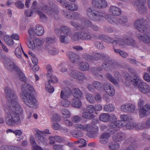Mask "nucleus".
I'll use <instances>...</instances> for the list:
<instances>
[{
	"label": "nucleus",
	"mask_w": 150,
	"mask_h": 150,
	"mask_svg": "<svg viewBox=\"0 0 150 150\" xmlns=\"http://www.w3.org/2000/svg\"><path fill=\"white\" fill-rule=\"evenodd\" d=\"M5 96L8 100L7 105L10 110L6 114L5 121L8 125H13L20 122L19 115L23 112L22 108L18 102L14 90L8 86L4 89Z\"/></svg>",
	"instance_id": "f257e3e1"
},
{
	"label": "nucleus",
	"mask_w": 150,
	"mask_h": 150,
	"mask_svg": "<svg viewBox=\"0 0 150 150\" xmlns=\"http://www.w3.org/2000/svg\"><path fill=\"white\" fill-rule=\"evenodd\" d=\"M21 91L20 96L22 100L28 106L33 107L35 103V99L33 94V86L29 84H24L21 86Z\"/></svg>",
	"instance_id": "f03ea898"
},
{
	"label": "nucleus",
	"mask_w": 150,
	"mask_h": 150,
	"mask_svg": "<svg viewBox=\"0 0 150 150\" xmlns=\"http://www.w3.org/2000/svg\"><path fill=\"white\" fill-rule=\"evenodd\" d=\"M86 13L89 18L93 21L100 20L104 15L103 12H100L96 10H93L91 7H89L86 9Z\"/></svg>",
	"instance_id": "7ed1b4c3"
},
{
	"label": "nucleus",
	"mask_w": 150,
	"mask_h": 150,
	"mask_svg": "<svg viewBox=\"0 0 150 150\" xmlns=\"http://www.w3.org/2000/svg\"><path fill=\"white\" fill-rule=\"evenodd\" d=\"M40 9L49 15H51L53 13L58 14L59 12V11L56 8V6L52 3L48 5L42 4L40 5Z\"/></svg>",
	"instance_id": "20e7f679"
},
{
	"label": "nucleus",
	"mask_w": 150,
	"mask_h": 150,
	"mask_svg": "<svg viewBox=\"0 0 150 150\" xmlns=\"http://www.w3.org/2000/svg\"><path fill=\"white\" fill-rule=\"evenodd\" d=\"M147 22L144 19H137L134 23V27L139 32L143 33L147 28Z\"/></svg>",
	"instance_id": "39448f33"
},
{
	"label": "nucleus",
	"mask_w": 150,
	"mask_h": 150,
	"mask_svg": "<svg viewBox=\"0 0 150 150\" xmlns=\"http://www.w3.org/2000/svg\"><path fill=\"white\" fill-rule=\"evenodd\" d=\"M145 1V0H136L134 2V6L140 13H144L146 12L147 9L144 5Z\"/></svg>",
	"instance_id": "423d86ee"
},
{
	"label": "nucleus",
	"mask_w": 150,
	"mask_h": 150,
	"mask_svg": "<svg viewBox=\"0 0 150 150\" xmlns=\"http://www.w3.org/2000/svg\"><path fill=\"white\" fill-rule=\"evenodd\" d=\"M116 63L111 59L107 58L106 59L104 62L101 65L103 69L106 71H109L111 70L115 66Z\"/></svg>",
	"instance_id": "0eeeda50"
},
{
	"label": "nucleus",
	"mask_w": 150,
	"mask_h": 150,
	"mask_svg": "<svg viewBox=\"0 0 150 150\" xmlns=\"http://www.w3.org/2000/svg\"><path fill=\"white\" fill-rule=\"evenodd\" d=\"M49 130L46 129L45 131H37L36 134L35 136L36 138L39 143H45L47 141L46 138L44 137V134H50L49 132Z\"/></svg>",
	"instance_id": "6e6552de"
},
{
	"label": "nucleus",
	"mask_w": 150,
	"mask_h": 150,
	"mask_svg": "<svg viewBox=\"0 0 150 150\" xmlns=\"http://www.w3.org/2000/svg\"><path fill=\"white\" fill-rule=\"evenodd\" d=\"M70 75L71 77L77 79L79 81H83L87 79V77L84 74L79 71H72L71 72Z\"/></svg>",
	"instance_id": "1a4fd4ad"
},
{
	"label": "nucleus",
	"mask_w": 150,
	"mask_h": 150,
	"mask_svg": "<svg viewBox=\"0 0 150 150\" xmlns=\"http://www.w3.org/2000/svg\"><path fill=\"white\" fill-rule=\"evenodd\" d=\"M92 4L94 7L99 9L105 8L108 6L107 3L105 0H92Z\"/></svg>",
	"instance_id": "9d476101"
},
{
	"label": "nucleus",
	"mask_w": 150,
	"mask_h": 150,
	"mask_svg": "<svg viewBox=\"0 0 150 150\" xmlns=\"http://www.w3.org/2000/svg\"><path fill=\"white\" fill-rule=\"evenodd\" d=\"M102 86V91L105 90L110 96L114 95L115 91L114 87L111 84L108 83H105Z\"/></svg>",
	"instance_id": "9b49d317"
},
{
	"label": "nucleus",
	"mask_w": 150,
	"mask_h": 150,
	"mask_svg": "<svg viewBox=\"0 0 150 150\" xmlns=\"http://www.w3.org/2000/svg\"><path fill=\"white\" fill-rule=\"evenodd\" d=\"M139 111L140 117L143 118L148 115L150 113V105L146 104L144 107L139 109Z\"/></svg>",
	"instance_id": "f8f14e48"
},
{
	"label": "nucleus",
	"mask_w": 150,
	"mask_h": 150,
	"mask_svg": "<svg viewBox=\"0 0 150 150\" xmlns=\"http://www.w3.org/2000/svg\"><path fill=\"white\" fill-rule=\"evenodd\" d=\"M138 88L141 92L143 93L150 92V87L149 85L144 82H140L139 84Z\"/></svg>",
	"instance_id": "ddd939ff"
},
{
	"label": "nucleus",
	"mask_w": 150,
	"mask_h": 150,
	"mask_svg": "<svg viewBox=\"0 0 150 150\" xmlns=\"http://www.w3.org/2000/svg\"><path fill=\"white\" fill-rule=\"evenodd\" d=\"M37 3L35 1H34L33 3L31 8L35 11H37V13L39 14L40 17L41 19H44L46 18V16L40 11L38 10V8L37 6Z\"/></svg>",
	"instance_id": "4468645a"
},
{
	"label": "nucleus",
	"mask_w": 150,
	"mask_h": 150,
	"mask_svg": "<svg viewBox=\"0 0 150 150\" xmlns=\"http://www.w3.org/2000/svg\"><path fill=\"white\" fill-rule=\"evenodd\" d=\"M126 136L125 133L119 132L113 136L112 137L114 141L116 142H121L125 139Z\"/></svg>",
	"instance_id": "2eb2a0df"
},
{
	"label": "nucleus",
	"mask_w": 150,
	"mask_h": 150,
	"mask_svg": "<svg viewBox=\"0 0 150 150\" xmlns=\"http://www.w3.org/2000/svg\"><path fill=\"white\" fill-rule=\"evenodd\" d=\"M136 36L139 39L146 43L150 42V37L147 34H145L142 35L140 33H137Z\"/></svg>",
	"instance_id": "dca6fc26"
},
{
	"label": "nucleus",
	"mask_w": 150,
	"mask_h": 150,
	"mask_svg": "<svg viewBox=\"0 0 150 150\" xmlns=\"http://www.w3.org/2000/svg\"><path fill=\"white\" fill-rule=\"evenodd\" d=\"M75 127L77 130L79 131L83 130L85 131H88L91 130L92 128V126L90 124H86L83 125L77 124Z\"/></svg>",
	"instance_id": "f3484780"
},
{
	"label": "nucleus",
	"mask_w": 150,
	"mask_h": 150,
	"mask_svg": "<svg viewBox=\"0 0 150 150\" xmlns=\"http://www.w3.org/2000/svg\"><path fill=\"white\" fill-rule=\"evenodd\" d=\"M5 68L8 70L11 71L13 68V63L10 60L4 57L3 60Z\"/></svg>",
	"instance_id": "a211bd4d"
},
{
	"label": "nucleus",
	"mask_w": 150,
	"mask_h": 150,
	"mask_svg": "<svg viewBox=\"0 0 150 150\" xmlns=\"http://www.w3.org/2000/svg\"><path fill=\"white\" fill-rule=\"evenodd\" d=\"M67 55L72 63L76 62L80 59V57L78 55L72 52H68Z\"/></svg>",
	"instance_id": "6ab92c4d"
},
{
	"label": "nucleus",
	"mask_w": 150,
	"mask_h": 150,
	"mask_svg": "<svg viewBox=\"0 0 150 150\" xmlns=\"http://www.w3.org/2000/svg\"><path fill=\"white\" fill-rule=\"evenodd\" d=\"M109 11L114 16H118L121 13V9L115 6H111L109 9Z\"/></svg>",
	"instance_id": "aec40b11"
},
{
	"label": "nucleus",
	"mask_w": 150,
	"mask_h": 150,
	"mask_svg": "<svg viewBox=\"0 0 150 150\" xmlns=\"http://www.w3.org/2000/svg\"><path fill=\"white\" fill-rule=\"evenodd\" d=\"M62 13L64 16L67 18L70 19H77V17L79 16L77 13L74 12L73 13H67V11L64 10Z\"/></svg>",
	"instance_id": "412c9836"
},
{
	"label": "nucleus",
	"mask_w": 150,
	"mask_h": 150,
	"mask_svg": "<svg viewBox=\"0 0 150 150\" xmlns=\"http://www.w3.org/2000/svg\"><path fill=\"white\" fill-rule=\"evenodd\" d=\"M45 49L48 51V52L51 55H55L58 53V51L55 48L51 46L49 44H46Z\"/></svg>",
	"instance_id": "4be33fe9"
},
{
	"label": "nucleus",
	"mask_w": 150,
	"mask_h": 150,
	"mask_svg": "<svg viewBox=\"0 0 150 150\" xmlns=\"http://www.w3.org/2000/svg\"><path fill=\"white\" fill-rule=\"evenodd\" d=\"M124 39L126 44L132 46L135 45L136 41L132 37L127 36L124 37Z\"/></svg>",
	"instance_id": "5701e85b"
},
{
	"label": "nucleus",
	"mask_w": 150,
	"mask_h": 150,
	"mask_svg": "<svg viewBox=\"0 0 150 150\" xmlns=\"http://www.w3.org/2000/svg\"><path fill=\"white\" fill-rule=\"evenodd\" d=\"M110 134L107 132L103 133L100 136V142L104 144H106L108 141V138L110 137Z\"/></svg>",
	"instance_id": "b1692460"
},
{
	"label": "nucleus",
	"mask_w": 150,
	"mask_h": 150,
	"mask_svg": "<svg viewBox=\"0 0 150 150\" xmlns=\"http://www.w3.org/2000/svg\"><path fill=\"white\" fill-rule=\"evenodd\" d=\"M104 16L108 21L109 23L114 25H117V18L109 14H106L105 15H104Z\"/></svg>",
	"instance_id": "393cba45"
},
{
	"label": "nucleus",
	"mask_w": 150,
	"mask_h": 150,
	"mask_svg": "<svg viewBox=\"0 0 150 150\" xmlns=\"http://www.w3.org/2000/svg\"><path fill=\"white\" fill-rule=\"evenodd\" d=\"M79 69L80 70L86 71L89 69V64L87 62H82L79 64Z\"/></svg>",
	"instance_id": "a878e982"
},
{
	"label": "nucleus",
	"mask_w": 150,
	"mask_h": 150,
	"mask_svg": "<svg viewBox=\"0 0 150 150\" xmlns=\"http://www.w3.org/2000/svg\"><path fill=\"white\" fill-rule=\"evenodd\" d=\"M81 37L82 40H90L92 38L91 33L87 32L81 31Z\"/></svg>",
	"instance_id": "bb28decb"
},
{
	"label": "nucleus",
	"mask_w": 150,
	"mask_h": 150,
	"mask_svg": "<svg viewBox=\"0 0 150 150\" xmlns=\"http://www.w3.org/2000/svg\"><path fill=\"white\" fill-rule=\"evenodd\" d=\"M72 95L76 98L80 99L82 97L83 93L78 88H75L73 91Z\"/></svg>",
	"instance_id": "cd10ccee"
},
{
	"label": "nucleus",
	"mask_w": 150,
	"mask_h": 150,
	"mask_svg": "<svg viewBox=\"0 0 150 150\" xmlns=\"http://www.w3.org/2000/svg\"><path fill=\"white\" fill-rule=\"evenodd\" d=\"M128 19L125 16H121L117 18V25H124L127 22Z\"/></svg>",
	"instance_id": "c85d7f7f"
},
{
	"label": "nucleus",
	"mask_w": 150,
	"mask_h": 150,
	"mask_svg": "<svg viewBox=\"0 0 150 150\" xmlns=\"http://www.w3.org/2000/svg\"><path fill=\"white\" fill-rule=\"evenodd\" d=\"M129 79L132 84L135 86L137 85L140 82L139 78L135 74H134L132 77H131Z\"/></svg>",
	"instance_id": "c756f323"
},
{
	"label": "nucleus",
	"mask_w": 150,
	"mask_h": 150,
	"mask_svg": "<svg viewBox=\"0 0 150 150\" xmlns=\"http://www.w3.org/2000/svg\"><path fill=\"white\" fill-rule=\"evenodd\" d=\"M65 6L67 9L71 11H76L78 7L75 3H70L66 2L65 3Z\"/></svg>",
	"instance_id": "7c9ffc66"
},
{
	"label": "nucleus",
	"mask_w": 150,
	"mask_h": 150,
	"mask_svg": "<svg viewBox=\"0 0 150 150\" xmlns=\"http://www.w3.org/2000/svg\"><path fill=\"white\" fill-rule=\"evenodd\" d=\"M35 29V34L38 36H41L44 33V29L39 24L36 25Z\"/></svg>",
	"instance_id": "2f4dec72"
},
{
	"label": "nucleus",
	"mask_w": 150,
	"mask_h": 150,
	"mask_svg": "<svg viewBox=\"0 0 150 150\" xmlns=\"http://www.w3.org/2000/svg\"><path fill=\"white\" fill-rule=\"evenodd\" d=\"M93 86L98 91H102V86L103 83L97 81H93L92 82Z\"/></svg>",
	"instance_id": "473e14b6"
},
{
	"label": "nucleus",
	"mask_w": 150,
	"mask_h": 150,
	"mask_svg": "<svg viewBox=\"0 0 150 150\" xmlns=\"http://www.w3.org/2000/svg\"><path fill=\"white\" fill-rule=\"evenodd\" d=\"M81 31H79L73 34L71 33L69 36L74 40L79 41L81 40Z\"/></svg>",
	"instance_id": "72a5a7b5"
},
{
	"label": "nucleus",
	"mask_w": 150,
	"mask_h": 150,
	"mask_svg": "<svg viewBox=\"0 0 150 150\" xmlns=\"http://www.w3.org/2000/svg\"><path fill=\"white\" fill-rule=\"evenodd\" d=\"M132 140V142L129 145V147L132 150H135L137 148V143L135 142V140L132 138L130 137L128 139H127L126 141V142H130Z\"/></svg>",
	"instance_id": "f704fd0d"
},
{
	"label": "nucleus",
	"mask_w": 150,
	"mask_h": 150,
	"mask_svg": "<svg viewBox=\"0 0 150 150\" xmlns=\"http://www.w3.org/2000/svg\"><path fill=\"white\" fill-rule=\"evenodd\" d=\"M60 30L64 34L67 35H70L71 33L70 28L68 26L63 25L60 27Z\"/></svg>",
	"instance_id": "c9c22d12"
},
{
	"label": "nucleus",
	"mask_w": 150,
	"mask_h": 150,
	"mask_svg": "<svg viewBox=\"0 0 150 150\" xmlns=\"http://www.w3.org/2000/svg\"><path fill=\"white\" fill-rule=\"evenodd\" d=\"M17 71L18 75L19 80L24 83H26L27 82V79L24 74L18 69L17 70Z\"/></svg>",
	"instance_id": "e433bc0d"
},
{
	"label": "nucleus",
	"mask_w": 150,
	"mask_h": 150,
	"mask_svg": "<svg viewBox=\"0 0 150 150\" xmlns=\"http://www.w3.org/2000/svg\"><path fill=\"white\" fill-rule=\"evenodd\" d=\"M110 115L108 113H102L100 114L99 119L100 121L107 122L109 120Z\"/></svg>",
	"instance_id": "4c0bfd02"
},
{
	"label": "nucleus",
	"mask_w": 150,
	"mask_h": 150,
	"mask_svg": "<svg viewBox=\"0 0 150 150\" xmlns=\"http://www.w3.org/2000/svg\"><path fill=\"white\" fill-rule=\"evenodd\" d=\"M104 110L108 112H113L115 109L114 105L112 104L107 105L104 107Z\"/></svg>",
	"instance_id": "58836bf2"
},
{
	"label": "nucleus",
	"mask_w": 150,
	"mask_h": 150,
	"mask_svg": "<svg viewBox=\"0 0 150 150\" xmlns=\"http://www.w3.org/2000/svg\"><path fill=\"white\" fill-rule=\"evenodd\" d=\"M72 105L75 108H79L81 105V103L79 99H72Z\"/></svg>",
	"instance_id": "ea45409f"
},
{
	"label": "nucleus",
	"mask_w": 150,
	"mask_h": 150,
	"mask_svg": "<svg viewBox=\"0 0 150 150\" xmlns=\"http://www.w3.org/2000/svg\"><path fill=\"white\" fill-rule=\"evenodd\" d=\"M90 70L93 74L96 76L98 75V72L102 71V68L100 67H93L90 68Z\"/></svg>",
	"instance_id": "a19ab883"
},
{
	"label": "nucleus",
	"mask_w": 150,
	"mask_h": 150,
	"mask_svg": "<svg viewBox=\"0 0 150 150\" xmlns=\"http://www.w3.org/2000/svg\"><path fill=\"white\" fill-rule=\"evenodd\" d=\"M4 40L7 44L8 45H12L13 44V41L11 37L7 35H5Z\"/></svg>",
	"instance_id": "79ce46f5"
},
{
	"label": "nucleus",
	"mask_w": 150,
	"mask_h": 150,
	"mask_svg": "<svg viewBox=\"0 0 150 150\" xmlns=\"http://www.w3.org/2000/svg\"><path fill=\"white\" fill-rule=\"evenodd\" d=\"M81 24L83 27H90L91 24L90 21L87 19H85L84 18L81 19Z\"/></svg>",
	"instance_id": "37998d69"
},
{
	"label": "nucleus",
	"mask_w": 150,
	"mask_h": 150,
	"mask_svg": "<svg viewBox=\"0 0 150 150\" xmlns=\"http://www.w3.org/2000/svg\"><path fill=\"white\" fill-rule=\"evenodd\" d=\"M83 117L88 119H91L95 117V115L88 112H83L82 114Z\"/></svg>",
	"instance_id": "c03bdc74"
},
{
	"label": "nucleus",
	"mask_w": 150,
	"mask_h": 150,
	"mask_svg": "<svg viewBox=\"0 0 150 150\" xmlns=\"http://www.w3.org/2000/svg\"><path fill=\"white\" fill-rule=\"evenodd\" d=\"M45 89L47 91L51 93H52L54 91V88L53 86H52L49 81H47L45 84Z\"/></svg>",
	"instance_id": "a18cd8bd"
},
{
	"label": "nucleus",
	"mask_w": 150,
	"mask_h": 150,
	"mask_svg": "<svg viewBox=\"0 0 150 150\" xmlns=\"http://www.w3.org/2000/svg\"><path fill=\"white\" fill-rule=\"evenodd\" d=\"M94 46L97 49H102L105 47L102 42L99 41H96L93 42Z\"/></svg>",
	"instance_id": "49530a36"
},
{
	"label": "nucleus",
	"mask_w": 150,
	"mask_h": 150,
	"mask_svg": "<svg viewBox=\"0 0 150 150\" xmlns=\"http://www.w3.org/2000/svg\"><path fill=\"white\" fill-rule=\"evenodd\" d=\"M93 56L94 57V59L98 60L105 58L106 56L103 53H97L95 54Z\"/></svg>",
	"instance_id": "de8ad7c7"
},
{
	"label": "nucleus",
	"mask_w": 150,
	"mask_h": 150,
	"mask_svg": "<svg viewBox=\"0 0 150 150\" xmlns=\"http://www.w3.org/2000/svg\"><path fill=\"white\" fill-rule=\"evenodd\" d=\"M47 78L48 80L47 81H49L50 83V82L52 83H55L58 81V79L56 77L52 75V74H51L50 76H47Z\"/></svg>",
	"instance_id": "09e8293b"
},
{
	"label": "nucleus",
	"mask_w": 150,
	"mask_h": 150,
	"mask_svg": "<svg viewBox=\"0 0 150 150\" xmlns=\"http://www.w3.org/2000/svg\"><path fill=\"white\" fill-rule=\"evenodd\" d=\"M82 57L86 60L89 61L94 59L93 56L86 53L83 54Z\"/></svg>",
	"instance_id": "8fccbe9b"
},
{
	"label": "nucleus",
	"mask_w": 150,
	"mask_h": 150,
	"mask_svg": "<svg viewBox=\"0 0 150 150\" xmlns=\"http://www.w3.org/2000/svg\"><path fill=\"white\" fill-rule=\"evenodd\" d=\"M59 67H62L60 69V71L62 73H63L68 71V69L67 68V65L65 63H62L59 64Z\"/></svg>",
	"instance_id": "3c124183"
},
{
	"label": "nucleus",
	"mask_w": 150,
	"mask_h": 150,
	"mask_svg": "<svg viewBox=\"0 0 150 150\" xmlns=\"http://www.w3.org/2000/svg\"><path fill=\"white\" fill-rule=\"evenodd\" d=\"M106 76L108 79L115 85H117L118 84V82L115 79L114 77L111 74H106Z\"/></svg>",
	"instance_id": "603ef678"
},
{
	"label": "nucleus",
	"mask_w": 150,
	"mask_h": 150,
	"mask_svg": "<svg viewBox=\"0 0 150 150\" xmlns=\"http://www.w3.org/2000/svg\"><path fill=\"white\" fill-rule=\"evenodd\" d=\"M128 108L129 110V111L128 112H130L132 113H135L137 112V110L135 108V106L134 105L132 104H128Z\"/></svg>",
	"instance_id": "864d4df0"
},
{
	"label": "nucleus",
	"mask_w": 150,
	"mask_h": 150,
	"mask_svg": "<svg viewBox=\"0 0 150 150\" xmlns=\"http://www.w3.org/2000/svg\"><path fill=\"white\" fill-rule=\"evenodd\" d=\"M15 54L16 56L19 59L22 58V53L19 47H17L15 51Z\"/></svg>",
	"instance_id": "5fc2aeb1"
},
{
	"label": "nucleus",
	"mask_w": 150,
	"mask_h": 150,
	"mask_svg": "<svg viewBox=\"0 0 150 150\" xmlns=\"http://www.w3.org/2000/svg\"><path fill=\"white\" fill-rule=\"evenodd\" d=\"M90 130L88 131L87 133V135L91 138H94L97 135V132L96 130L90 131Z\"/></svg>",
	"instance_id": "6e6d98bb"
},
{
	"label": "nucleus",
	"mask_w": 150,
	"mask_h": 150,
	"mask_svg": "<svg viewBox=\"0 0 150 150\" xmlns=\"http://www.w3.org/2000/svg\"><path fill=\"white\" fill-rule=\"evenodd\" d=\"M126 75L125 76V80L124 82V84L127 86H129L130 85V83L131 82L130 79H128L130 76L128 73H126Z\"/></svg>",
	"instance_id": "4d7b16f0"
},
{
	"label": "nucleus",
	"mask_w": 150,
	"mask_h": 150,
	"mask_svg": "<svg viewBox=\"0 0 150 150\" xmlns=\"http://www.w3.org/2000/svg\"><path fill=\"white\" fill-rule=\"evenodd\" d=\"M86 98L87 101L91 103H95V100L92 97V95L90 94L86 95Z\"/></svg>",
	"instance_id": "13d9d810"
},
{
	"label": "nucleus",
	"mask_w": 150,
	"mask_h": 150,
	"mask_svg": "<svg viewBox=\"0 0 150 150\" xmlns=\"http://www.w3.org/2000/svg\"><path fill=\"white\" fill-rule=\"evenodd\" d=\"M15 4L17 8H23L24 6L22 1L20 0L17 1L15 3Z\"/></svg>",
	"instance_id": "bf43d9fd"
},
{
	"label": "nucleus",
	"mask_w": 150,
	"mask_h": 150,
	"mask_svg": "<svg viewBox=\"0 0 150 150\" xmlns=\"http://www.w3.org/2000/svg\"><path fill=\"white\" fill-rule=\"evenodd\" d=\"M46 68L47 71V76H50L52 72V67L50 64H48L46 66Z\"/></svg>",
	"instance_id": "052dcab7"
},
{
	"label": "nucleus",
	"mask_w": 150,
	"mask_h": 150,
	"mask_svg": "<svg viewBox=\"0 0 150 150\" xmlns=\"http://www.w3.org/2000/svg\"><path fill=\"white\" fill-rule=\"evenodd\" d=\"M8 130L10 132H13L16 136H20L22 133V132L20 130H16L13 131L12 129H9Z\"/></svg>",
	"instance_id": "680f3d73"
},
{
	"label": "nucleus",
	"mask_w": 150,
	"mask_h": 150,
	"mask_svg": "<svg viewBox=\"0 0 150 150\" xmlns=\"http://www.w3.org/2000/svg\"><path fill=\"white\" fill-rule=\"evenodd\" d=\"M87 111L89 113L92 114L95 111L94 106L92 105H89L86 107Z\"/></svg>",
	"instance_id": "e2e57ef3"
},
{
	"label": "nucleus",
	"mask_w": 150,
	"mask_h": 150,
	"mask_svg": "<svg viewBox=\"0 0 150 150\" xmlns=\"http://www.w3.org/2000/svg\"><path fill=\"white\" fill-rule=\"evenodd\" d=\"M109 148L112 150L116 149L119 148V145L117 143L112 144L109 146Z\"/></svg>",
	"instance_id": "0e129e2a"
},
{
	"label": "nucleus",
	"mask_w": 150,
	"mask_h": 150,
	"mask_svg": "<svg viewBox=\"0 0 150 150\" xmlns=\"http://www.w3.org/2000/svg\"><path fill=\"white\" fill-rule=\"evenodd\" d=\"M52 121H57L60 120V117L59 115L57 113H54L52 118Z\"/></svg>",
	"instance_id": "69168bd1"
},
{
	"label": "nucleus",
	"mask_w": 150,
	"mask_h": 150,
	"mask_svg": "<svg viewBox=\"0 0 150 150\" xmlns=\"http://www.w3.org/2000/svg\"><path fill=\"white\" fill-rule=\"evenodd\" d=\"M61 112L65 117H68L70 116V112L66 109H63L61 110Z\"/></svg>",
	"instance_id": "338daca9"
},
{
	"label": "nucleus",
	"mask_w": 150,
	"mask_h": 150,
	"mask_svg": "<svg viewBox=\"0 0 150 150\" xmlns=\"http://www.w3.org/2000/svg\"><path fill=\"white\" fill-rule=\"evenodd\" d=\"M53 148L56 150H64L63 146L60 144L54 145L53 146Z\"/></svg>",
	"instance_id": "774afa93"
}]
</instances>
